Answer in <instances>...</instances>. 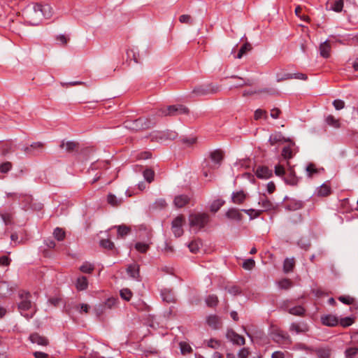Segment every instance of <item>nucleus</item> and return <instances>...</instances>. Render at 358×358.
<instances>
[{
	"label": "nucleus",
	"instance_id": "64",
	"mask_svg": "<svg viewBox=\"0 0 358 358\" xmlns=\"http://www.w3.org/2000/svg\"><path fill=\"white\" fill-rule=\"evenodd\" d=\"M249 354V350L246 348H243L238 352V358H247Z\"/></svg>",
	"mask_w": 358,
	"mask_h": 358
},
{
	"label": "nucleus",
	"instance_id": "35",
	"mask_svg": "<svg viewBox=\"0 0 358 358\" xmlns=\"http://www.w3.org/2000/svg\"><path fill=\"white\" fill-rule=\"evenodd\" d=\"M13 145L11 142H6L0 147V155L6 156L13 151Z\"/></svg>",
	"mask_w": 358,
	"mask_h": 358
},
{
	"label": "nucleus",
	"instance_id": "37",
	"mask_svg": "<svg viewBox=\"0 0 358 358\" xmlns=\"http://www.w3.org/2000/svg\"><path fill=\"white\" fill-rule=\"evenodd\" d=\"M331 192V189L329 186H328L326 184L322 185L317 189V194L320 196H328Z\"/></svg>",
	"mask_w": 358,
	"mask_h": 358
},
{
	"label": "nucleus",
	"instance_id": "16",
	"mask_svg": "<svg viewBox=\"0 0 358 358\" xmlns=\"http://www.w3.org/2000/svg\"><path fill=\"white\" fill-rule=\"evenodd\" d=\"M256 176L260 179H268L273 176V171L267 166H259L256 170Z\"/></svg>",
	"mask_w": 358,
	"mask_h": 358
},
{
	"label": "nucleus",
	"instance_id": "22",
	"mask_svg": "<svg viewBox=\"0 0 358 358\" xmlns=\"http://www.w3.org/2000/svg\"><path fill=\"white\" fill-rule=\"evenodd\" d=\"M331 48V45L327 41L322 43L319 47L320 56L324 58H329L330 57Z\"/></svg>",
	"mask_w": 358,
	"mask_h": 358
},
{
	"label": "nucleus",
	"instance_id": "52",
	"mask_svg": "<svg viewBox=\"0 0 358 358\" xmlns=\"http://www.w3.org/2000/svg\"><path fill=\"white\" fill-rule=\"evenodd\" d=\"M340 324L343 327H347L354 323V319L350 317L341 318L339 321Z\"/></svg>",
	"mask_w": 358,
	"mask_h": 358
},
{
	"label": "nucleus",
	"instance_id": "7",
	"mask_svg": "<svg viewBox=\"0 0 358 358\" xmlns=\"http://www.w3.org/2000/svg\"><path fill=\"white\" fill-rule=\"evenodd\" d=\"M184 221V217L182 215L176 217L172 221L171 230L176 237H180L183 234L182 225Z\"/></svg>",
	"mask_w": 358,
	"mask_h": 358
},
{
	"label": "nucleus",
	"instance_id": "43",
	"mask_svg": "<svg viewBox=\"0 0 358 358\" xmlns=\"http://www.w3.org/2000/svg\"><path fill=\"white\" fill-rule=\"evenodd\" d=\"M278 287L282 289H288L290 287H292V281L287 278H284V279L280 280L278 282Z\"/></svg>",
	"mask_w": 358,
	"mask_h": 358
},
{
	"label": "nucleus",
	"instance_id": "27",
	"mask_svg": "<svg viewBox=\"0 0 358 358\" xmlns=\"http://www.w3.org/2000/svg\"><path fill=\"white\" fill-rule=\"evenodd\" d=\"M246 199V194L243 191L234 192L231 194V201L236 204L243 203Z\"/></svg>",
	"mask_w": 358,
	"mask_h": 358
},
{
	"label": "nucleus",
	"instance_id": "44",
	"mask_svg": "<svg viewBox=\"0 0 358 358\" xmlns=\"http://www.w3.org/2000/svg\"><path fill=\"white\" fill-rule=\"evenodd\" d=\"M224 203V202L220 199L215 200L210 205V211L216 213L223 206Z\"/></svg>",
	"mask_w": 358,
	"mask_h": 358
},
{
	"label": "nucleus",
	"instance_id": "38",
	"mask_svg": "<svg viewBox=\"0 0 358 358\" xmlns=\"http://www.w3.org/2000/svg\"><path fill=\"white\" fill-rule=\"evenodd\" d=\"M77 143L73 141H63L60 144L61 148H65L67 152H72L76 148Z\"/></svg>",
	"mask_w": 358,
	"mask_h": 358
},
{
	"label": "nucleus",
	"instance_id": "15",
	"mask_svg": "<svg viewBox=\"0 0 358 358\" xmlns=\"http://www.w3.org/2000/svg\"><path fill=\"white\" fill-rule=\"evenodd\" d=\"M258 204L261 206L262 209L260 210L267 211L273 209L274 208L273 203L267 198L265 194L260 195Z\"/></svg>",
	"mask_w": 358,
	"mask_h": 358
},
{
	"label": "nucleus",
	"instance_id": "36",
	"mask_svg": "<svg viewBox=\"0 0 358 358\" xmlns=\"http://www.w3.org/2000/svg\"><path fill=\"white\" fill-rule=\"evenodd\" d=\"M315 353L318 358H329L331 356V350L328 348H317Z\"/></svg>",
	"mask_w": 358,
	"mask_h": 358
},
{
	"label": "nucleus",
	"instance_id": "21",
	"mask_svg": "<svg viewBox=\"0 0 358 358\" xmlns=\"http://www.w3.org/2000/svg\"><path fill=\"white\" fill-rule=\"evenodd\" d=\"M128 275L133 279L139 280V265L133 264L128 266L127 268Z\"/></svg>",
	"mask_w": 358,
	"mask_h": 358
},
{
	"label": "nucleus",
	"instance_id": "2",
	"mask_svg": "<svg viewBox=\"0 0 358 358\" xmlns=\"http://www.w3.org/2000/svg\"><path fill=\"white\" fill-rule=\"evenodd\" d=\"M189 109L184 105L177 104L158 108L155 115L158 117L177 116L181 114H187Z\"/></svg>",
	"mask_w": 358,
	"mask_h": 358
},
{
	"label": "nucleus",
	"instance_id": "29",
	"mask_svg": "<svg viewBox=\"0 0 358 358\" xmlns=\"http://www.w3.org/2000/svg\"><path fill=\"white\" fill-rule=\"evenodd\" d=\"M226 217L230 220L240 221L243 216L239 210L232 208H229L226 213Z\"/></svg>",
	"mask_w": 358,
	"mask_h": 358
},
{
	"label": "nucleus",
	"instance_id": "1",
	"mask_svg": "<svg viewBox=\"0 0 358 358\" xmlns=\"http://www.w3.org/2000/svg\"><path fill=\"white\" fill-rule=\"evenodd\" d=\"M53 13L52 7L48 3H31L23 10L22 16L27 24L36 26L42 22L43 18L52 17Z\"/></svg>",
	"mask_w": 358,
	"mask_h": 358
},
{
	"label": "nucleus",
	"instance_id": "48",
	"mask_svg": "<svg viewBox=\"0 0 358 358\" xmlns=\"http://www.w3.org/2000/svg\"><path fill=\"white\" fill-rule=\"evenodd\" d=\"M242 210L244 211L245 213H247L250 217L251 219L257 217L262 213V210H255L253 208L247 209V210L243 209Z\"/></svg>",
	"mask_w": 358,
	"mask_h": 358
},
{
	"label": "nucleus",
	"instance_id": "14",
	"mask_svg": "<svg viewBox=\"0 0 358 358\" xmlns=\"http://www.w3.org/2000/svg\"><path fill=\"white\" fill-rule=\"evenodd\" d=\"M29 341L33 344H36L40 346H46L49 343L48 340L45 337L41 336L38 333L31 334L29 336Z\"/></svg>",
	"mask_w": 358,
	"mask_h": 358
},
{
	"label": "nucleus",
	"instance_id": "25",
	"mask_svg": "<svg viewBox=\"0 0 358 358\" xmlns=\"http://www.w3.org/2000/svg\"><path fill=\"white\" fill-rule=\"evenodd\" d=\"M161 296L163 301L167 303H173L176 301L175 294L171 289H164L161 292Z\"/></svg>",
	"mask_w": 358,
	"mask_h": 358
},
{
	"label": "nucleus",
	"instance_id": "59",
	"mask_svg": "<svg viewBox=\"0 0 358 358\" xmlns=\"http://www.w3.org/2000/svg\"><path fill=\"white\" fill-rule=\"evenodd\" d=\"M188 248L191 252L196 253L200 248V243L196 241H192L188 245Z\"/></svg>",
	"mask_w": 358,
	"mask_h": 358
},
{
	"label": "nucleus",
	"instance_id": "20",
	"mask_svg": "<svg viewBox=\"0 0 358 358\" xmlns=\"http://www.w3.org/2000/svg\"><path fill=\"white\" fill-rule=\"evenodd\" d=\"M303 206V203L300 200L294 199H289L286 203L285 208L288 210H297Z\"/></svg>",
	"mask_w": 358,
	"mask_h": 358
},
{
	"label": "nucleus",
	"instance_id": "12",
	"mask_svg": "<svg viewBox=\"0 0 358 358\" xmlns=\"http://www.w3.org/2000/svg\"><path fill=\"white\" fill-rule=\"evenodd\" d=\"M227 338L233 343L238 345H245V338L236 333L234 330H228L227 332Z\"/></svg>",
	"mask_w": 358,
	"mask_h": 358
},
{
	"label": "nucleus",
	"instance_id": "62",
	"mask_svg": "<svg viewBox=\"0 0 358 358\" xmlns=\"http://www.w3.org/2000/svg\"><path fill=\"white\" fill-rule=\"evenodd\" d=\"M332 103L335 109L337 110L345 108V102L341 99H335Z\"/></svg>",
	"mask_w": 358,
	"mask_h": 358
},
{
	"label": "nucleus",
	"instance_id": "42",
	"mask_svg": "<svg viewBox=\"0 0 358 358\" xmlns=\"http://www.w3.org/2000/svg\"><path fill=\"white\" fill-rule=\"evenodd\" d=\"M94 269V266L93 264H90V262H85L82 266L80 267V270L81 272L85 273H90L93 271Z\"/></svg>",
	"mask_w": 358,
	"mask_h": 358
},
{
	"label": "nucleus",
	"instance_id": "30",
	"mask_svg": "<svg viewBox=\"0 0 358 358\" xmlns=\"http://www.w3.org/2000/svg\"><path fill=\"white\" fill-rule=\"evenodd\" d=\"M290 331H294L296 334L304 333L308 331V327L306 324H299L293 322L289 327Z\"/></svg>",
	"mask_w": 358,
	"mask_h": 358
},
{
	"label": "nucleus",
	"instance_id": "60",
	"mask_svg": "<svg viewBox=\"0 0 358 358\" xmlns=\"http://www.w3.org/2000/svg\"><path fill=\"white\" fill-rule=\"evenodd\" d=\"M338 300L347 305H351L354 303V299L350 296H341L338 297Z\"/></svg>",
	"mask_w": 358,
	"mask_h": 358
},
{
	"label": "nucleus",
	"instance_id": "28",
	"mask_svg": "<svg viewBox=\"0 0 358 358\" xmlns=\"http://www.w3.org/2000/svg\"><path fill=\"white\" fill-rule=\"evenodd\" d=\"M286 141L287 140L285 138V137L280 132H275L274 134H272L268 139V142L270 143L271 145H274L277 143Z\"/></svg>",
	"mask_w": 358,
	"mask_h": 358
},
{
	"label": "nucleus",
	"instance_id": "33",
	"mask_svg": "<svg viewBox=\"0 0 358 358\" xmlns=\"http://www.w3.org/2000/svg\"><path fill=\"white\" fill-rule=\"evenodd\" d=\"M295 265L294 258H286L283 262V271L285 273L292 271Z\"/></svg>",
	"mask_w": 358,
	"mask_h": 358
},
{
	"label": "nucleus",
	"instance_id": "46",
	"mask_svg": "<svg viewBox=\"0 0 358 358\" xmlns=\"http://www.w3.org/2000/svg\"><path fill=\"white\" fill-rule=\"evenodd\" d=\"M217 302H218L217 297V296H215L214 294L209 295L206 299V303L207 306L209 307H214V306H217Z\"/></svg>",
	"mask_w": 358,
	"mask_h": 358
},
{
	"label": "nucleus",
	"instance_id": "23",
	"mask_svg": "<svg viewBox=\"0 0 358 358\" xmlns=\"http://www.w3.org/2000/svg\"><path fill=\"white\" fill-rule=\"evenodd\" d=\"M13 289L6 281L0 282V297L5 298L11 295Z\"/></svg>",
	"mask_w": 358,
	"mask_h": 358
},
{
	"label": "nucleus",
	"instance_id": "54",
	"mask_svg": "<svg viewBox=\"0 0 358 358\" xmlns=\"http://www.w3.org/2000/svg\"><path fill=\"white\" fill-rule=\"evenodd\" d=\"M12 168V164L9 162H6L0 164V172L3 173H8Z\"/></svg>",
	"mask_w": 358,
	"mask_h": 358
},
{
	"label": "nucleus",
	"instance_id": "40",
	"mask_svg": "<svg viewBox=\"0 0 358 358\" xmlns=\"http://www.w3.org/2000/svg\"><path fill=\"white\" fill-rule=\"evenodd\" d=\"M54 237L59 241H63L65 238V231L60 227H56L53 231Z\"/></svg>",
	"mask_w": 358,
	"mask_h": 358
},
{
	"label": "nucleus",
	"instance_id": "47",
	"mask_svg": "<svg viewBox=\"0 0 358 358\" xmlns=\"http://www.w3.org/2000/svg\"><path fill=\"white\" fill-rule=\"evenodd\" d=\"M130 231V229L124 225H120L117 227V236L123 238L127 236Z\"/></svg>",
	"mask_w": 358,
	"mask_h": 358
},
{
	"label": "nucleus",
	"instance_id": "55",
	"mask_svg": "<svg viewBox=\"0 0 358 358\" xmlns=\"http://www.w3.org/2000/svg\"><path fill=\"white\" fill-rule=\"evenodd\" d=\"M143 176L148 182H151L154 179V171L151 169H145L143 171Z\"/></svg>",
	"mask_w": 358,
	"mask_h": 358
},
{
	"label": "nucleus",
	"instance_id": "10",
	"mask_svg": "<svg viewBox=\"0 0 358 358\" xmlns=\"http://www.w3.org/2000/svg\"><path fill=\"white\" fill-rule=\"evenodd\" d=\"M23 150L27 155L37 156L43 152V143L41 142H34L30 146L25 147Z\"/></svg>",
	"mask_w": 358,
	"mask_h": 358
},
{
	"label": "nucleus",
	"instance_id": "19",
	"mask_svg": "<svg viewBox=\"0 0 358 358\" xmlns=\"http://www.w3.org/2000/svg\"><path fill=\"white\" fill-rule=\"evenodd\" d=\"M282 306L287 310L289 314L296 316H303L306 312L305 308L301 306H296L289 308L287 306V302H284Z\"/></svg>",
	"mask_w": 358,
	"mask_h": 358
},
{
	"label": "nucleus",
	"instance_id": "4",
	"mask_svg": "<svg viewBox=\"0 0 358 358\" xmlns=\"http://www.w3.org/2000/svg\"><path fill=\"white\" fill-rule=\"evenodd\" d=\"M156 122L155 119L140 117L133 121H126L124 127L132 130H141L150 128L155 125Z\"/></svg>",
	"mask_w": 358,
	"mask_h": 358
},
{
	"label": "nucleus",
	"instance_id": "61",
	"mask_svg": "<svg viewBox=\"0 0 358 358\" xmlns=\"http://www.w3.org/2000/svg\"><path fill=\"white\" fill-rule=\"evenodd\" d=\"M297 244L301 249H303L305 250H308L310 246L309 241L303 238H301L300 240H299Z\"/></svg>",
	"mask_w": 358,
	"mask_h": 358
},
{
	"label": "nucleus",
	"instance_id": "34",
	"mask_svg": "<svg viewBox=\"0 0 358 358\" xmlns=\"http://www.w3.org/2000/svg\"><path fill=\"white\" fill-rule=\"evenodd\" d=\"M294 146V143L292 145H289L282 148V156L285 159H289L294 155V150L293 148Z\"/></svg>",
	"mask_w": 358,
	"mask_h": 358
},
{
	"label": "nucleus",
	"instance_id": "50",
	"mask_svg": "<svg viewBox=\"0 0 358 358\" xmlns=\"http://www.w3.org/2000/svg\"><path fill=\"white\" fill-rule=\"evenodd\" d=\"M274 171H275V174L277 176L281 177L282 178L287 172V171H285V168L280 164H277L275 166Z\"/></svg>",
	"mask_w": 358,
	"mask_h": 358
},
{
	"label": "nucleus",
	"instance_id": "8",
	"mask_svg": "<svg viewBox=\"0 0 358 358\" xmlns=\"http://www.w3.org/2000/svg\"><path fill=\"white\" fill-rule=\"evenodd\" d=\"M272 339L275 342L282 344L291 343V340L288 334L280 329H276L273 331Z\"/></svg>",
	"mask_w": 358,
	"mask_h": 358
},
{
	"label": "nucleus",
	"instance_id": "9",
	"mask_svg": "<svg viewBox=\"0 0 358 358\" xmlns=\"http://www.w3.org/2000/svg\"><path fill=\"white\" fill-rule=\"evenodd\" d=\"M176 137L177 134L173 131H155L152 134V139H156L157 141L161 142L168 139H175Z\"/></svg>",
	"mask_w": 358,
	"mask_h": 358
},
{
	"label": "nucleus",
	"instance_id": "17",
	"mask_svg": "<svg viewBox=\"0 0 358 358\" xmlns=\"http://www.w3.org/2000/svg\"><path fill=\"white\" fill-rule=\"evenodd\" d=\"M206 322L210 328L214 329H219L222 325L220 317L216 315H208L206 318Z\"/></svg>",
	"mask_w": 358,
	"mask_h": 358
},
{
	"label": "nucleus",
	"instance_id": "3",
	"mask_svg": "<svg viewBox=\"0 0 358 358\" xmlns=\"http://www.w3.org/2000/svg\"><path fill=\"white\" fill-rule=\"evenodd\" d=\"M21 301L18 304V308L24 317L30 319L34 316V308L31 301V296L29 292L20 294Z\"/></svg>",
	"mask_w": 358,
	"mask_h": 358
},
{
	"label": "nucleus",
	"instance_id": "31",
	"mask_svg": "<svg viewBox=\"0 0 358 358\" xmlns=\"http://www.w3.org/2000/svg\"><path fill=\"white\" fill-rule=\"evenodd\" d=\"M189 197L186 195H178L174 199V204L177 208H182L189 202Z\"/></svg>",
	"mask_w": 358,
	"mask_h": 358
},
{
	"label": "nucleus",
	"instance_id": "63",
	"mask_svg": "<svg viewBox=\"0 0 358 358\" xmlns=\"http://www.w3.org/2000/svg\"><path fill=\"white\" fill-rule=\"evenodd\" d=\"M179 21L181 23H186L189 24H192L193 23V20L189 15H182L179 17Z\"/></svg>",
	"mask_w": 358,
	"mask_h": 358
},
{
	"label": "nucleus",
	"instance_id": "32",
	"mask_svg": "<svg viewBox=\"0 0 358 358\" xmlns=\"http://www.w3.org/2000/svg\"><path fill=\"white\" fill-rule=\"evenodd\" d=\"M76 289L79 291L85 290L88 287V281L85 276L78 278L76 282Z\"/></svg>",
	"mask_w": 358,
	"mask_h": 358
},
{
	"label": "nucleus",
	"instance_id": "39",
	"mask_svg": "<svg viewBox=\"0 0 358 358\" xmlns=\"http://www.w3.org/2000/svg\"><path fill=\"white\" fill-rule=\"evenodd\" d=\"M0 216L5 224L8 225L13 223V214L10 212L0 213Z\"/></svg>",
	"mask_w": 358,
	"mask_h": 358
},
{
	"label": "nucleus",
	"instance_id": "13",
	"mask_svg": "<svg viewBox=\"0 0 358 358\" xmlns=\"http://www.w3.org/2000/svg\"><path fill=\"white\" fill-rule=\"evenodd\" d=\"M283 180L286 184L290 185H296L299 178L296 177L295 172L292 168H290L283 177Z\"/></svg>",
	"mask_w": 358,
	"mask_h": 358
},
{
	"label": "nucleus",
	"instance_id": "49",
	"mask_svg": "<svg viewBox=\"0 0 358 358\" xmlns=\"http://www.w3.org/2000/svg\"><path fill=\"white\" fill-rule=\"evenodd\" d=\"M120 294V296L127 301H129L132 296V292L129 289H121Z\"/></svg>",
	"mask_w": 358,
	"mask_h": 358
},
{
	"label": "nucleus",
	"instance_id": "18",
	"mask_svg": "<svg viewBox=\"0 0 358 358\" xmlns=\"http://www.w3.org/2000/svg\"><path fill=\"white\" fill-rule=\"evenodd\" d=\"M322 322L324 325L328 327H334L339 323L338 318L334 315H326L321 317Z\"/></svg>",
	"mask_w": 358,
	"mask_h": 358
},
{
	"label": "nucleus",
	"instance_id": "5",
	"mask_svg": "<svg viewBox=\"0 0 358 358\" xmlns=\"http://www.w3.org/2000/svg\"><path fill=\"white\" fill-rule=\"evenodd\" d=\"M189 221L192 228L199 230L209 222V216L206 213L192 214L189 215Z\"/></svg>",
	"mask_w": 358,
	"mask_h": 358
},
{
	"label": "nucleus",
	"instance_id": "24",
	"mask_svg": "<svg viewBox=\"0 0 358 358\" xmlns=\"http://www.w3.org/2000/svg\"><path fill=\"white\" fill-rule=\"evenodd\" d=\"M327 6L329 10L336 13L341 12L343 8V0H331L328 2Z\"/></svg>",
	"mask_w": 358,
	"mask_h": 358
},
{
	"label": "nucleus",
	"instance_id": "6",
	"mask_svg": "<svg viewBox=\"0 0 358 358\" xmlns=\"http://www.w3.org/2000/svg\"><path fill=\"white\" fill-rule=\"evenodd\" d=\"M218 91V87L212 84L200 85L193 90V93L196 96H205L209 94H215Z\"/></svg>",
	"mask_w": 358,
	"mask_h": 358
},
{
	"label": "nucleus",
	"instance_id": "11",
	"mask_svg": "<svg viewBox=\"0 0 358 358\" xmlns=\"http://www.w3.org/2000/svg\"><path fill=\"white\" fill-rule=\"evenodd\" d=\"M210 157L213 164L210 165L207 164L206 166H209V169H217L223 159L222 152L220 150H214L210 153Z\"/></svg>",
	"mask_w": 358,
	"mask_h": 358
},
{
	"label": "nucleus",
	"instance_id": "45",
	"mask_svg": "<svg viewBox=\"0 0 358 358\" xmlns=\"http://www.w3.org/2000/svg\"><path fill=\"white\" fill-rule=\"evenodd\" d=\"M150 248V245L145 243L138 242L135 244V248L141 253H145Z\"/></svg>",
	"mask_w": 358,
	"mask_h": 358
},
{
	"label": "nucleus",
	"instance_id": "51",
	"mask_svg": "<svg viewBox=\"0 0 358 358\" xmlns=\"http://www.w3.org/2000/svg\"><path fill=\"white\" fill-rule=\"evenodd\" d=\"M232 78H238L240 80L238 84L234 85V87H238L244 85H251L252 84V80L250 79L244 80L242 78L238 76H232Z\"/></svg>",
	"mask_w": 358,
	"mask_h": 358
},
{
	"label": "nucleus",
	"instance_id": "58",
	"mask_svg": "<svg viewBox=\"0 0 358 358\" xmlns=\"http://www.w3.org/2000/svg\"><path fill=\"white\" fill-rule=\"evenodd\" d=\"M358 352V348H348L345 352V357L346 358H352L354 356H355Z\"/></svg>",
	"mask_w": 358,
	"mask_h": 358
},
{
	"label": "nucleus",
	"instance_id": "26",
	"mask_svg": "<svg viewBox=\"0 0 358 358\" xmlns=\"http://www.w3.org/2000/svg\"><path fill=\"white\" fill-rule=\"evenodd\" d=\"M324 122L328 126L335 129H338L341 126L339 119L336 118L332 115H327L324 118Z\"/></svg>",
	"mask_w": 358,
	"mask_h": 358
},
{
	"label": "nucleus",
	"instance_id": "56",
	"mask_svg": "<svg viewBox=\"0 0 358 358\" xmlns=\"http://www.w3.org/2000/svg\"><path fill=\"white\" fill-rule=\"evenodd\" d=\"M100 245L106 249L111 250L114 248V243L109 239H103L100 241Z\"/></svg>",
	"mask_w": 358,
	"mask_h": 358
},
{
	"label": "nucleus",
	"instance_id": "41",
	"mask_svg": "<svg viewBox=\"0 0 358 358\" xmlns=\"http://www.w3.org/2000/svg\"><path fill=\"white\" fill-rule=\"evenodd\" d=\"M107 201L112 206H117L122 203L120 199H117L114 194H109L107 197Z\"/></svg>",
	"mask_w": 358,
	"mask_h": 358
},
{
	"label": "nucleus",
	"instance_id": "53",
	"mask_svg": "<svg viewBox=\"0 0 358 358\" xmlns=\"http://www.w3.org/2000/svg\"><path fill=\"white\" fill-rule=\"evenodd\" d=\"M255 266V262L253 259H248L243 264V267L246 270H251Z\"/></svg>",
	"mask_w": 358,
	"mask_h": 358
},
{
	"label": "nucleus",
	"instance_id": "57",
	"mask_svg": "<svg viewBox=\"0 0 358 358\" xmlns=\"http://www.w3.org/2000/svg\"><path fill=\"white\" fill-rule=\"evenodd\" d=\"M75 308L80 313H87L88 310L90 309V306L86 303H80L78 304L75 306Z\"/></svg>",
	"mask_w": 358,
	"mask_h": 358
}]
</instances>
